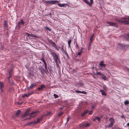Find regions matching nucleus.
<instances>
[{"label":"nucleus","instance_id":"nucleus-1","mask_svg":"<svg viewBox=\"0 0 129 129\" xmlns=\"http://www.w3.org/2000/svg\"><path fill=\"white\" fill-rule=\"evenodd\" d=\"M116 22L121 23L124 24H129V18L122 17L120 19H116Z\"/></svg>","mask_w":129,"mask_h":129},{"label":"nucleus","instance_id":"nucleus-2","mask_svg":"<svg viewBox=\"0 0 129 129\" xmlns=\"http://www.w3.org/2000/svg\"><path fill=\"white\" fill-rule=\"evenodd\" d=\"M42 1L43 3L47 5L50 4L52 5L57 4L58 3V1L56 0L45 1L44 0H42Z\"/></svg>","mask_w":129,"mask_h":129},{"label":"nucleus","instance_id":"nucleus-3","mask_svg":"<svg viewBox=\"0 0 129 129\" xmlns=\"http://www.w3.org/2000/svg\"><path fill=\"white\" fill-rule=\"evenodd\" d=\"M51 54L55 61L56 62H57V61L58 60V58L57 54L55 52H52Z\"/></svg>","mask_w":129,"mask_h":129},{"label":"nucleus","instance_id":"nucleus-4","mask_svg":"<svg viewBox=\"0 0 129 129\" xmlns=\"http://www.w3.org/2000/svg\"><path fill=\"white\" fill-rule=\"evenodd\" d=\"M30 111V109H29L27 110L24 113V114L22 115L21 116L22 118H25L27 115L29 116L30 115V114L29 113Z\"/></svg>","mask_w":129,"mask_h":129},{"label":"nucleus","instance_id":"nucleus-5","mask_svg":"<svg viewBox=\"0 0 129 129\" xmlns=\"http://www.w3.org/2000/svg\"><path fill=\"white\" fill-rule=\"evenodd\" d=\"M106 23L109 25L110 26H115L116 27H117L118 26L117 24L114 22L108 21L106 22Z\"/></svg>","mask_w":129,"mask_h":129},{"label":"nucleus","instance_id":"nucleus-6","mask_svg":"<svg viewBox=\"0 0 129 129\" xmlns=\"http://www.w3.org/2000/svg\"><path fill=\"white\" fill-rule=\"evenodd\" d=\"M67 4L63 3L62 4H58V6L60 7H63L64 8H66L67 7Z\"/></svg>","mask_w":129,"mask_h":129},{"label":"nucleus","instance_id":"nucleus-7","mask_svg":"<svg viewBox=\"0 0 129 129\" xmlns=\"http://www.w3.org/2000/svg\"><path fill=\"white\" fill-rule=\"evenodd\" d=\"M38 112L37 111H33L31 113H30V115H33V116H33V117L36 115L37 114Z\"/></svg>","mask_w":129,"mask_h":129},{"label":"nucleus","instance_id":"nucleus-8","mask_svg":"<svg viewBox=\"0 0 129 129\" xmlns=\"http://www.w3.org/2000/svg\"><path fill=\"white\" fill-rule=\"evenodd\" d=\"M0 89L1 90V91L3 92V90L2 88L4 86V85L3 83L1 82H0Z\"/></svg>","mask_w":129,"mask_h":129},{"label":"nucleus","instance_id":"nucleus-9","mask_svg":"<svg viewBox=\"0 0 129 129\" xmlns=\"http://www.w3.org/2000/svg\"><path fill=\"white\" fill-rule=\"evenodd\" d=\"M45 85L44 84H43L42 85H41L40 86V87H39L38 88V89L39 90H43V88H45Z\"/></svg>","mask_w":129,"mask_h":129},{"label":"nucleus","instance_id":"nucleus-10","mask_svg":"<svg viewBox=\"0 0 129 129\" xmlns=\"http://www.w3.org/2000/svg\"><path fill=\"white\" fill-rule=\"evenodd\" d=\"M32 93L30 92L28 93L27 94H25L24 95L22 96V97L24 98L25 97H28Z\"/></svg>","mask_w":129,"mask_h":129},{"label":"nucleus","instance_id":"nucleus-11","mask_svg":"<svg viewBox=\"0 0 129 129\" xmlns=\"http://www.w3.org/2000/svg\"><path fill=\"white\" fill-rule=\"evenodd\" d=\"M25 22L23 21L22 19L21 20V21L20 22H18V24L19 26L21 25V24L22 25H24V24Z\"/></svg>","mask_w":129,"mask_h":129},{"label":"nucleus","instance_id":"nucleus-12","mask_svg":"<svg viewBox=\"0 0 129 129\" xmlns=\"http://www.w3.org/2000/svg\"><path fill=\"white\" fill-rule=\"evenodd\" d=\"M83 48H81V49L80 50V51L78 52L77 54V55H80L83 52Z\"/></svg>","mask_w":129,"mask_h":129},{"label":"nucleus","instance_id":"nucleus-13","mask_svg":"<svg viewBox=\"0 0 129 129\" xmlns=\"http://www.w3.org/2000/svg\"><path fill=\"white\" fill-rule=\"evenodd\" d=\"M99 65L101 66H102L104 67H105L106 65L105 64H103V61H101L99 64Z\"/></svg>","mask_w":129,"mask_h":129},{"label":"nucleus","instance_id":"nucleus-14","mask_svg":"<svg viewBox=\"0 0 129 129\" xmlns=\"http://www.w3.org/2000/svg\"><path fill=\"white\" fill-rule=\"evenodd\" d=\"M80 126L82 127H85L89 126V124L88 123H87L84 124H80Z\"/></svg>","mask_w":129,"mask_h":129},{"label":"nucleus","instance_id":"nucleus-15","mask_svg":"<svg viewBox=\"0 0 129 129\" xmlns=\"http://www.w3.org/2000/svg\"><path fill=\"white\" fill-rule=\"evenodd\" d=\"M100 91L102 93V95L106 96L107 95L106 94V93L105 91L103 90H101Z\"/></svg>","mask_w":129,"mask_h":129},{"label":"nucleus","instance_id":"nucleus-16","mask_svg":"<svg viewBox=\"0 0 129 129\" xmlns=\"http://www.w3.org/2000/svg\"><path fill=\"white\" fill-rule=\"evenodd\" d=\"M36 86V85L35 84H31V85L28 88V89H31L33 88L34 87Z\"/></svg>","mask_w":129,"mask_h":129},{"label":"nucleus","instance_id":"nucleus-17","mask_svg":"<svg viewBox=\"0 0 129 129\" xmlns=\"http://www.w3.org/2000/svg\"><path fill=\"white\" fill-rule=\"evenodd\" d=\"M21 112V111L20 110H18L15 114L16 116H19Z\"/></svg>","mask_w":129,"mask_h":129},{"label":"nucleus","instance_id":"nucleus-18","mask_svg":"<svg viewBox=\"0 0 129 129\" xmlns=\"http://www.w3.org/2000/svg\"><path fill=\"white\" fill-rule=\"evenodd\" d=\"M109 120L110 121V123H112L114 124V120L113 118H110L109 119Z\"/></svg>","mask_w":129,"mask_h":129},{"label":"nucleus","instance_id":"nucleus-19","mask_svg":"<svg viewBox=\"0 0 129 129\" xmlns=\"http://www.w3.org/2000/svg\"><path fill=\"white\" fill-rule=\"evenodd\" d=\"M101 77L105 81L107 80V79L106 76L104 74H103L102 76Z\"/></svg>","mask_w":129,"mask_h":129},{"label":"nucleus","instance_id":"nucleus-20","mask_svg":"<svg viewBox=\"0 0 129 129\" xmlns=\"http://www.w3.org/2000/svg\"><path fill=\"white\" fill-rule=\"evenodd\" d=\"M61 50L63 54H65L66 55H67V53L66 51L64 50L63 47H62L61 48Z\"/></svg>","mask_w":129,"mask_h":129},{"label":"nucleus","instance_id":"nucleus-21","mask_svg":"<svg viewBox=\"0 0 129 129\" xmlns=\"http://www.w3.org/2000/svg\"><path fill=\"white\" fill-rule=\"evenodd\" d=\"M71 42V37L68 40V46L69 47L70 46V44Z\"/></svg>","mask_w":129,"mask_h":129},{"label":"nucleus","instance_id":"nucleus-22","mask_svg":"<svg viewBox=\"0 0 129 129\" xmlns=\"http://www.w3.org/2000/svg\"><path fill=\"white\" fill-rule=\"evenodd\" d=\"M78 84L79 86L82 87H83L84 85V83L83 82H80L78 83Z\"/></svg>","mask_w":129,"mask_h":129},{"label":"nucleus","instance_id":"nucleus-23","mask_svg":"<svg viewBox=\"0 0 129 129\" xmlns=\"http://www.w3.org/2000/svg\"><path fill=\"white\" fill-rule=\"evenodd\" d=\"M88 112V110H87L86 111H84L81 114V116H83L86 114Z\"/></svg>","mask_w":129,"mask_h":129},{"label":"nucleus","instance_id":"nucleus-24","mask_svg":"<svg viewBox=\"0 0 129 129\" xmlns=\"http://www.w3.org/2000/svg\"><path fill=\"white\" fill-rule=\"evenodd\" d=\"M85 3L88 5L89 6H90V5L89 4V3L87 0H83Z\"/></svg>","mask_w":129,"mask_h":129},{"label":"nucleus","instance_id":"nucleus-25","mask_svg":"<svg viewBox=\"0 0 129 129\" xmlns=\"http://www.w3.org/2000/svg\"><path fill=\"white\" fill-rule=\"evenodd\" d=\"M55 48L56 50L58 51L59 49H61V48L60 47L57 46Z\"/></svg>","mask_w":129,"mask_h":129},{"label":"nucleus","instance_id":"nucleus-26","mask_svg":"<svg viewBox=\"0 0 129 129\" xmlns=\"http://www.w3.org/2000/svg\"><path fill=\"white\" fill-rule=\"evenodd\" d=\"M125 105H127L129 104V101L128 100H125L124 102Z\"/></svg>","mask_w":129,"mask_h":129},{"label":"nucleus","instance_id":"nucleus-27","mask_svg":"<svg viewBox=\"0 0 129 129\" xmlns=\"http://www.w3.org/2000/svg\"><path fill=\"white\" fill-rule=\"evenodd\" d=\"M36 122L35 121H34V122H32V121L31 122H30L28 123L27 124V125L30 124H36Z\"/></svg>","mask_w":129,"mask_h":129},{"label":"nucleus","instance_id":"nucleus-28","mask_svg":"<svg viewBox=\"0 0 129 129\" xmlns=\"http://www.w3.org/2000/svg\"><path fill=\"white\" fill-rule=\"evenodd\" d=\"M43 62H46L45 61L43 56H42V57L40 59Z\"/></svg>","mask_w":129,"mask_h":129},{"label":"nucleus","instance_id":"nucleus-29","mask_svg":"<svg viewBox=\"0 0 129 129\" xmlns=\"http://www.w3.org/2000/svg\"><path fill=\"white\" fill-rule=\"evenodd\" d=\"M101 118L99 117H95V118L94 119L95 121L96 120H98V121H100V120Z\"/></svg>","mask_w":129,"mask_h":129},{"label":"nucleus","instance_id":"nucleus-30","mask_svg":"<svg viewBox=\"0 0 129 129\" xmlns=\"http://www.w3.org/2000/svg\"><path fill=\"white\" fill-rule=\"evenodd\" d=\"M93 111L92 110H88V113L90 115H91L93 113Z\"/></svg>","mask_w":129,"mask_h":129},{"label":"nucleus","instance_id":"nucleus-31","mask_svg":"<svg viewBox=\"0 0 129 129\" xmlns=\"http://www.w3.org/2000/svg\"><path fill=\"white\" fill-rule=\"evenodd\" d=\"M90 0V3H89V4L90 5V6H92V4L93 3V0Z\"/></svg>","mask_w":129,"mask_h":129},{"label":"nucleus","instance_id":"nucleus-32","mask_svg":"<svg viewBox=\"0 0 129 129\" xmlns=\"http://www.w3.org/2000/svg\"><path fill=\"white\" fill-rule=\"evenodd\" d=\"M94 35V34H93L91 37L90 39V41H92L93 40V37Z\"/></svg>","mask_w":129,"mask_h":129},{"label":"nucleus","instance_id":"nucleus-33","mask_svg":"<svg viewBox=\"0 0 129 129\" xmlns=\"http://www.w3.org/2000/svg\"><path fill=\"white\" fill-rule=\"evenodd\" d=\"M45 28L46 30H48L49 31H51V30L50 28H49L48 27L46 26L45 27Z\"/></svg>","mask_w":129,"mask_h":129},{"label":"nucleus","instance_id":"nucleus-34","mask_svg":"<svg viewBox=\"0 0 129 129\" xmlns=\"http://www.w3.org/2000/svg\"><path fill=\"white\" fill-rule=\"evenodd\" d=\"M113 124L110 123L108 125V127H112L113 125Z\"/></svg>","mask_w":129,"mask_h":129},{"label":"nucleus","instance_id":"nucleus-35","mask_svg":"<svg viewBox=\"0 0 129 129\" xmlns=\"http://www.w3.org/2000/svg\"><path fill=\"white\" fill-rule=\"evenodd\" d=\"M96 74L97 75L100 76L101 77L103 74L99 72H97Z\"/></svg>","mask_w":129,"mask_h":129},{"label":"nucleus","instance_id":"nucleus-36","mask_svg":"<svg viewBox=\"0 0 129 129\" xmlns=\"http://www.w3.org/2000/svg\"><path fill=\"white\" fill-rule=\"evenodd\" d=\"M28 34L31 37H36V36L35 35L32 34Z\"/></svg>","mask_w":129,"mask_h":129},{"label":"nucleus","instance_id":"nucleus-37","mask_svg":"<svg viewBox=\"0 0 129 129\" xmlns=\"http://www.w3.org/2000/svg\"><path fill=\"white\" fill-rule=\"evenodd\" d=\"M53 95L55 98H58L59 97L56 94H54Z\"/></svg>","mask_w":129,"mask_h":129},{"label":"nucleus","instance_id":"nucleus-38","mask_svg":"<svg viewBox=\"0 0 129 129\" xmlns=\"http://www.w3.org/2000/svg\"><path fill=\"white\" fill-rule=\"evenodd\" d=\"M92 41H90L89 42V44H88V48H89L90 47L91 43H92Z\"/></svg>","mask_w":129,"mask_h":129},{"label":"nucleus","instance_id":"nucleus-39","mask_svg":"<svg viewBox=\"0 0 129 129\" xmlns=\"http://www.w3.org/2000/svg\"><path fill=\"white\" fill-rule=\"evenodd\" d=\"M41 120V118H38L37 120V121H36V124H37L38 122H39Z\"/></svg>","mask_w":129,"mask_h":129},{"label":"nucleus","instance_id":"nucleus-40","mask_svg":"<svg viewBox=\"0 0 129 129\" xmlns=\"http://www.w3.org/2000/svg\"><path fill=\"white\" fill-rule=\"evenodd\" d=\"M81 93H82L84 94H86V92L84 91H80Z\"/></svg>","mask_w":129,"mask_h":129},{"label":"nucleus","instance_id":"nucleus-41","mask_svg":"<svg viewBox=\"0 0 129 129\" xmlns=\"http://www.w3.org/2000/svg\"><path fill=\"white\" fill-rule=\"evenodd\" d=\"M49 42L51 44H52V45L54 43L53 42V41H51L50 40H49Z\"/></svg>","mask_w":129,"mask_h":129},{"label":"nucleus","instance_id":"nucleus-42","mask_svg":"<svg viewBox=\"0 0 129 129\" xmlns=\"http://www.w3.org/2000/svg\"><path fill=\"white\" fill-rule=\"evenodd\" d=\"M63 114V112H61L58 114V116L59 117H60L62 115V114Z\"/></svg>","mask_w":129,"mask_h":129},{"label":"nucleus","instance_id":"nucleus-43","mask_svg":"<svg viewBox=\"0 0 129 129\" xmlns=\"http://www.w3.org/2000/svg\"><path fill=\"white\" fill-rule=\"evenodd\" d=\"M126 36L127 40H129V33L127 34Z\"/></svg>","mask_w":129,"mask_h":129},{"label":"nucleus","instance_id":"nucleus-44","mask_svg":"<svg viewBox=\"0 0 129 129\" xmlns=\"http://www.w3.org/2000/svg\"><path fill=\"white\" fill-rule=\"evenodd\" d=\"M75 91L77 93H81L80 91H79L78 90H76Z\"/></svg>","mask_w":129,"mask_h":129},{"label":"nucleus","instance_id":"nucleus-45","mask_svg":"<svg viewBox=\"0 0 129 129\" xmlns=\"http://www.w3.org/2000/svg\"><path fill=\"white\" fill-rule=\"evenodd\" d=\"M70 117L68 116L67 118V123L68 122L69 120Z\"/></svg>","mask_w":129,"mask_h":129},{"label":"nucleus","instance_id":"nucleus-46","mask_svg":"<svg viewBox=\"0 0 129 129\" xmlns=\"http://www.w3.org/2000/svg\"><path fill=\"white\" fill-rule=\"evenodd\" d=\"M9 76L8 77V78H10L11 77V74H10V71H9Z\"/></svg>","mask_w":129,"mask_h":129},{"label":"nucleus","instance_id":"nucleus-47","mask_svg":"<svg viewBox=\"0 0 129 129\" xmlns=\"http://www.w3.org/2000/svg\"><path fill=\"white\" fill-rule=\"evenodd\" d=\"M52 45V46L55 48L57 46V45L55 43H54Z\"/></svg>","mask_w":129,"mask_h":129},{"label":"nucleus","instance_id":"nucleus-48","mask_svg":"<svg viewBox=\"0 0 129 129\" xmlns=\"http://www.w3.org/2000/svg\"><path fill=\"white\" fill-rule=\"evenodd\" d=\"M52 45V46L55 48L57 46V45L55 43H54Z\"/></svg>","mask_w":129,"mask_h":129},{"label":"nucleus","instance_id":"nucleus-49","mask_svg":"<svg viewBox=\"0 0 129 129\" xmlns=\"http://www.w3.org/2000/svg\"><path fill=\"white\" fill-rule=\"evenodd\" d=\"M31 117H33V116H30V117H29V118H26L25 119V120H27L28 119H30L31 118Z\"/></svg>","mask_w":129,"mask_h":129},{"label":"nucleus","instance_id":"nucleus-50","mask_svg":"<svg viewBox=\"0 0 129 129\" xmlns=\"http://www.w3.org/2000/svg\"><path fill=\"white\" fill-rule=\"evenodd\" d=\"M4 25L5 26H7V22L5 20L4 21Z\"/></svg>","mask_w":129,"mask_h":129},{"label":"nucleus","instance_id":"nucleus-51","mask_svg":"<svg viewBox=\"0 0 129 129\" xmlns=\"http://www.w3.org/2000/svg\"><path fill=\"white\" fill-rule=\"evenodd\" d=\"M44 67H45V70H47V65H46V66L45 65V66H44Z\"/></svg>","mask_w":129,"mask_h":129},{"label":"nucleus","instance_id":"nucleus-52","mask_svg":"<svg viewBox=\"0 0 129 129\" xmlns=\"http://www.w3.org/2000/svg\"><path fill=\"white\" fill-rule=\"evenodd\" d=\"M50 113H51L50 112H49L47 113V115H49L50 114Z\"/></svg>","mask_w":129,"mask_h":129},{"label":"nucleus","instance_id":"nucleus-53","mask_svg":"<svg viewBox=\"0 0 129 129\" xmlns=\"http://www.w3.org/2000/svg\"><path fill=\"white\" fill-rule=\"evenodd\" d=\"M44 66H45V65L46 66L47 65V64H46V62H44Z\"/></svg>","mask_w":129,"mask_h":129},{"label":"nucleus","instance_id":"nucleus-54","mask_svg":"<svg viewBox=\"0 0 129 129\" xmlns=\"http://www.w3.org/2000/svg\"><path fill=\"white\" fill-rule=\"evenodd\" d=\"M10 78H8V82H10Z\"/></svg>","mask_w":129,"mask_h":129},{"label":"nucleus","instance_id":"nucleus-55","mask_svg":"<svg viewBox=\"0 0 129 129\" xmlns=\"http://www.w3.org/2000/svg\"><path fill=\"white\" fill-rule=\"evenodd\" d=\"M94 106H93L92 107V108L93 109L94 108Z\"/></svg>","mask_w":129,"mask_h":129},{"label":"nucleus","instance_id":"nucleus-56","mask_svg":"<svg viewBox=\"0 0 129 129\" xmlns=\"http://www.w3.org/2000/svg\"><path fill=\"white\" fill-rule=\"evenodd\" d=\"M127 125L128 126H129V122L127 123Z\"/></svg>","mask_w":129,"mask_h":129},{"label":"nucleus","instance_id":"nucleus-57","mask_svg":"<svg viewBox=\"0 0 129 129\" xmlns=\"http://www.w3.org/2000/svg\"><path fill=\"white\" fill-rule=\"evenodd\" d=\"M9 71H10V74H11V73L12 72V70H11Z\"/></svg>","mask_w":129,"mask_h":129},{"label":"nucleus","instance_id":"nucleus-58","mask_svg":"<svg viewBox=\"0 0 129 129\" xmlns=\"http://www.w3.org/2000/svg\"><path fill=\"white\" fill-rule=\"evenodd\" d=\"M22 104V103H20L19 104L20 105H21Z\"/></svg>","mask_w":129,"mask_h":129},{"label":"nucleus","instance_id":"nucleus-59","mask_svg":"<svg viewBox=\"0 0 129 129\" xmlns=\"http://www.w3.org/2000/svg\"><path fill=\"white\" fill-rule=\"evenodd\" d=\"M78 46H76V48H78Z\"/></svg>","mask_w":129,"mask_h":129},{"label":"nucleus","instance_id":"nucleus-60","mask_svg":"<svg viewBox=\"0 0 129 129\" xmlns=\"http://www.w3.org/2000/svg\"><path fill=\"white\" fill-rule=\"evenodd\" d=\"M126 46H128H128L129 47V45H127Z\"/></svg>","mask_w":129,"mask_h":129},{"label":"nucleus","instance_id":"nucleus-61","mask_svg":"<svg viewBox=\"0 0 129 129\" xmlns=\"http://www.w3.org/2000/svg\"><path fill=\"white\" fill-rule=\"evenodd\" d=\"M123 115H122V116H121V117H122H122H123Z\"/></svg>","mask_w":129,"mask_h":129},{"label":"nucleus","instance_id":"nucleus-62","mask_svg":"<svg viewBox=\"0 0 129 129\" xmlns=\"http://www.w3.org/2000/svg\"><path fill=\"white\" fill-rule=\"evenodd\" d=\"M123 115H122V116H121V117H122H122H123Z\"/></svg>","mask_w":129,"mask_h":129},{"label":"nucleus","instance_id":"nucleus-63","mask_svg":"<svg viewBox=\"0 0 129 129\" xmlns=\"http://www.w3.org/2000/svg\"><path fill=\"white\" fill-rule=\"evenodd\" d=\"M123 115H122V116H121V117H122H122H123Z\"/></svg>","mask_w":129,"mask_h":129}]
</instances>
